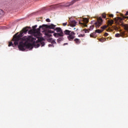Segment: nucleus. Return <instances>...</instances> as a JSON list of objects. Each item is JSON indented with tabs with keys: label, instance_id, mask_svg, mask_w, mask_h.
<instances>
[{
	"label": "nucleus",
	"instance_id": "31",
	"mask_svg": "<svg viewBox=\"0 0 128 128\" xmlns=\"http://www.w3.org/2000/svg\"><path fill=\"white\" fill-rule=\"evenodd\" d=\"M48 46H49V47H50V46H53V48H54V44H48Z\"/></svg>",
	"mask_w": 128,
	"mask_h": 128
},
{
	"label": "nucleus",
	"instance_id": "12",
	"mask_svg": "<svg viewBox=\"0 0 128 128\" xmlns=\"http://www.w3.org/2000/svg\"><path fill=\"white\" fill-rule=\"evenodd\" d=\"M104 32V30H98H98H95V32H96V34H101V32Z\"/></svg>",
	"mask_w": 128,
	"mask_h": 128
},
{
	"label": "nucleus",
	"instance_id": "16",
	"mask_svg": "<svg viewBox=\"0 0 128 128\" xmlns=\"http://www.w3.org/2000/svg\"><path fill=\"white\" fill-rule=\"evenodd\" d=\"M106 38H102L101 39H100V42H106Z\"/></svg>",
	"mask_w": 128,
	"mask_h": 128
},
{
	"label": "nucleus",
	"instance_id": "36",
	"mask_svg": "<svg viewBox=\"0 0 128 128\" xmlns=\"http://www.w3.org/2000/svg\"><path fill=\"white\" fill-rule=\"evenodd\" d=\"M66 44H68V43L64 44V46H66Z\"/></svg>",
	"mask_w": 128,
	"mask_h": 128
},
{
	"label": "nucleus",
	"instance_id": "39",
	"mask_svg": "<svg viewBox=\"0 0 128 128\" xmlns=\"http://www.w3.org/2000/svg\"><path fill=\"white\" fill-rule=\"evenodd\" d=\"M78 30V29H76V30Z\"/></svg>",
	"mask_w": 128,
	"mask_h": 128
},
{
	"label": "nucleus",
	"instance_id": "7",
	"mask_svg": "<svg viewBox=\"0 0 128 128\" xmlns=\"http://www.w3.org/2000/svg\"><path fill=\"white\" fill-rule=\"evenodd\" d=\"M83 22H80V24H81L82 26L84 28H88V25L86 24H88V19L86 18H84Z\"/></svg>",
	"mask_w": 128,
	"mask_h": 128
},
{
	"label": "nucleus",
	"instance_id": "8",
	"mask_svg": "<svg viewBox=\"0 0 128 128\" xmlns=\"http://www.w3.org/2000/svg\"><path fill=\"white\" fill-rule=\"evenodd\" d=\"M46 44L44 42H40V44H33L34 46H35L36 48H40V46H44Z\"/></svg>",
	"mask_w": 128,
	"mask_h": 128
},
{
	"label": "nucleus",
	"instance_id": "21",
	"mask_svg": "<svg viewBox=\"0 0 128 128\" xmlns=\"http://www.w3.org/2000/svg\"><path fill=\"white\" fill-rule=\"evenodd\" d=\"M115 36L116 38H120V36H122V35L120 34H115Z\"/></svg>",
	"mask_w": 128,
	"mask_h": 128
},
{
	"label": "nucleus",
	"instance_id": "11",
	"mask_svg": "<svg viewBox=\"0 0 128 128\" xmlns=\"http://www.w3.org/2000/svg\"><path fill=\"white\" fill-rule=\"evenodd\" d=\"M74 41L75 42L76 44H80V40L78 38H75Z\"/></svg>",
	"mask_w": 128,
	"mask_h": 128
},
{
	"label": "nucleus",
	"instance_id": "30",
	"mask_svg": "<svg viewBox=\"0 0 128 128\" xmlns=\"http://www.w3.org/2000/svg\"><path fill=\"white\" fill-rule=\"evenodd\" d=\"M104 36H108V32H106L104 34Z\"/></svg>",
	"mask_w": 128,
	"mask_h": 128
},
{
	"label": "nucleus",
	"instance_id": "24",
	"mask_svg": "<svg viewBox=\"0 0 128 128\" xmlns=\"http://www.w3.org/2000/svg\"><path fill=\"white\" fill-rule=\"evenodd\" d=\"M48 42H52V38H48Z\"/></svg>",
	"mask_w": 128,
	"mask_h": 128
},
{
	"label": "nucleus",
	"instance_id": "25",
	"mask_svg": "<svg viewBox=\"0 0 128 128\" xmlns=\"http://www.w3.org/2000/svg\"><path fill=\"white\" fill-rule=\"evenodd\" d=\"M83 32H84L86 33V32H90V31H89L88 30V29H84V30H83Z\"/></svg>",
	"mask_w": 128,
	"mask_h": 128
},
{
	"label": "nucleus",
	"instance_id": "22",
	"mask_svg": "<svg viewBox=\"0 0 128 128\" xmlns=\"http://www.w3.org/2000/svg\"><path fill=\"white\" fill-rule=\"evenodd\" d=\"M51 44H56V40H52V42H51Z\"/></svg>",
	"mask_w": 128,
	"mask_h": 128
},
{
	"label": "nucleus",
	"instance_id": "29",
	"mask_svg": "<svg viewBox=\"0 0 128 128\" xmlns=\"http://www.w3.org/2000/svg\"><path fill=\"white\" fill-rule=\"evenodd\" d=\"M2 10H0V18L2 16Z\"/></svg>",
	"mask_w": 128,
	"mask_h": 128
},
{
	"label": "nucleus",
	"instance_id": "27",
	"mask_svg": "<svg viewBox=\"0 0 128 128\" xmlns=\"http://www.w3.org/2000/svg\"><path fill=\"white\" fill-rule=\"evenodd\" d=\"M46 22H50V18H47L46 19Z\"/></svg>",
	"mask_w": 128,
	"mask_h": 128
},
{
	"label": "nucleus",
	"instance_id": "19",
	"mask_svg": "<svg viewBox=\"0 0 128 128\" xmlns=\"http://www.w3.org/2000/svg\"><path fill=\"white\" fill-rule=\"evenodd\" d=\"M47 32L48 34H54V31L52 30H48Z\"/></svg>",
	"mask_w": 128,
	"mask_h": 128
},
{
	"label": "nucleus",
	"instance_id": "33",
	"mask_svg": "<svg viewBox=\"0 0 128 128\" xmlns=\"http://www.w3.org/2000/svg\"><path fill=\"white\" fill-rule=\"evenodd\" d=\"M36 40V38H32V40Z\"/></svg>",
	"mask_w": 128,
	"mask_h": 128
},
{
	"label": "nucleus",
	"instance_id": "5",
	"mask_svg": "<svg viewBox=\"0 0 128 128\" xmlns=\"http://www.w3.org/2000/svg\"><path fill=\"white\" fill-rule=\"evenodd\" d=\"M102 24V18L100 17L98 19L97 22L94 23V26L96 28H100V26H101Z\"/></svg>",
	"mask_w": 128,
	"mask_h": 128
},
{
	"label": "nucleus",
	"instance_id": "6",
	"mask_svg": "<svg viewBox=\"0 0 128 128\" xmlns=\"http://www.w3.org/2000/svg\"><path fill=\"white\" fill-rule=\"evenodd\" d=\"M44 26V24L40 26H39V28L34 30V34H38V36H40V28H42V30H44V28H46V26Z\"/></svg>",
	"mask_w": 128,
	"mask_h": 128
},
{
	"label": "nucleus",
	"instance_id": "15",
	"mask_svg": "<svg viewBox=\"0 0 128 128\" xmlns=\"http://www.w3.org/2000/svg\"><path fill=\"white\" fill-rule=\"evenodd\" d=\"M108 22L109 24H110V26H112V24H114V20H109L108 21Z\"/></svg>",
	"mask_w": 128,
	"mask_h": 128
},
{
	"label": "nucleus",
	"instance_id": "23",
	"mask_svg": "<svg viewBox=\"0 0 128 128\" xmlns=\"http://www.w3.org/2000/svg\"><path fill=\"white\" fill-rule=\"evenodd\" d=\"M102 17L104 18H106V13H103L102 14Z\"/></svg>",
	"mask_w": 128,
	"mask_h": 128
},
{
	"label": "nucleus",
	"instance_id": "9",
	"mask_svg": "<svg viewBox=\"0 0 128 128\" xmlns=\"http://www.w3.org/2000/svg\"><path fill=\"white\" fill-rule=\"evenodd\" d=\"M69 24H68V26H72L73 28L76 26V22L74 20L70 21Z\"/></svg>",
	"mask_w": 128,
	"mask_h": 128
},
{
	"label": "nucleus",
	"instance_id": "1",
	"mask_svg": "<svg viewBox=\"0 0 128 128\" xmlns=\"http://www.w3.org/2000/svg\"><path fill=\"white\" fill-rule=\"evenodd\" d=\"M28 32V28L26 27L20 31L19 34L18 32L16 33L13 36L12 42H9L8 46H18L19 44L18 48L20 50L24 52L26 48L32 50V48H34L32 44L30 43L26 44V40H28V37L26 36H24V34H26ZM12 42H14V44L12 43Z\"/></svg>",
	"mask_w": 128,
	"mask_h": 128
},
{
	"label": "nucleus",
	"instance_id": "13",
	"mask_svg": "<svg viewBox=\"0 0 128 128\" xmlns=\"http://www.w3.org/2000/svg\"><path fill=\"white\" fill-rule=\"evenodd\" d=\"M45 35L48 38H50V36H52V35L50 34V33L48 32H45Z\"/></svg>",
	"mask_w": 128,
	"mask_h": 128
},
{
	"label": "nucleus",
	"instance_id": "2",
	"mask_svg": "<svg viewBox=\"0 0 128 128\" xmlns=\"http://www.w3.org/2000/svg\"><path fill=\"white\" fill-rule=\"evenodd\" d=\"M44 26H45V28L54 30V32H56L54 33L53 34L55 38H58L60 36H62V30L60 27L56 28V25L50 24V25L44 24Z\"/></svg>",
	"mask_w": 128,
	"mask_h": 128
},
{
	"label": "nucleus",
	"instance_id": "10",
	"mask_svg": "<svg viewBox=\"0 0 128 128\" xmlns=\"http://www.w3.org/2000/svg\"><path fill=\"white\" fill-rule=\"evenodd\" d=\"M58 38H58L57 40V42H58V44L60 43V42H62V40H64V37H62V36H59Z\"/></svg>",
	"mask_w": 128,
	"mask_h": 128
},
{
	"label": "nucleus",
	"instance_id": "3",
	"mask_svg": "<svg viewBox=\"0 0 128 128\" xmlns=\"http://www.w3.org/2000/svg\"><path fill=\"white\" fill-rule=\"evenodd\" d=\"M68 36V40L70 41L76 38V33L68 30H66L62 32V36Z\"/></svg>",
	"mask_w": 128,
	"mask_h": 128
},
{
	"label": "nucleus",
	"instance_id": "38",
	"mask_svg": "<svg viewBox=\"0 0 128 128\" xmlns=\"http://www.w3.org/2000/svg\"><path fill=\"white\" fill-rule=\"evenodd\" d=\"M74 30H76V28H74Z\"/></svg>",
	"mask_w": 128,
	"mask_h": 128
},
{
	"label": "nucleus",
	"instance_id": "20",
	"mask_svg": "<svg viewBox=\"0 0 128 128\" xmlns=\"http://www.w3.org/2000/svg\"><path fill=\"white\" fill-rule=\"evenodd\" d=\"M108 28V26L104 25V26H102V27H101V28L102 30H106V28Z\"/></svg>",
	"mask_w": 128,
	"mask_h": 128
},
{
	"label": "nucleus",
	"instance_id": "34",
	"mask_svg": "<svg viewBox=\"0 0 128 128\" xmlns=\"http://www.w3.org/2000/svg\"><path fill=\"white\" fill-rule=\"evenodd\" d=\"M125 16H128V12H126V14H125Z\"/></svg>",
	"mask_w": 128,
	"mask_h": 128
},
{
	"label": "nucleus",
	"instance_id": "26",
	"mask_svg": "<svg viewBox=\"0 0 128 128\" xmlns=\"http://www.w3.org/2000/svg\"><path fill=\"white\" fill-rule=\"evenodd\" d=\"M79 38H84V34H80L78 35V36Z\"/></svg>",
	"mask_w": 128,
	"mask_h": 128
},
{
	"label": "nucleus",
	"instance_id": "17",
	"mask_svg": "<svg viewBox=\"0 0 128 128\" xmlns=\"http://www.w3.org/2000/svg\"><path fill=\"white\" fill-rule=\"evenodd\" d=\"M94 28V25H92L90 26L89 30H92Z\"/></svg>",
	"mask_w": 128,
	"mask_h": 128
},
{
	"label": "nucleus",
	"instance_id": "4",
	"mask_svg": "<svg viewBox=\"0 0 128 128\" xmlns=\"http://www.w3.org/2000/svg\"><path fill=\"white\" fill-rule=\"evenodd\" d=\"M78 0H73L70 2H68L66 5H64V3L52 5L50 6V8L52 10H56V8H62V6H72L74 4H75V2H78Z\"/></svg>",
	"mask_w": 128,
	"mask_h": 128
},
{
	"label": "nucleus",
	"instance_id": "37",
	"mask_svg": "<svg viewBox=\"0 0 128 128\" xmlns=\"http://www.w3.org/2000/svg\"><path fill=\"white\" fill-rule=\"evenodd\" d=\"M126 18H128V16H127V17H126Z\"/></svg>",
	"mask_w": 128,
	"mask_h": 128
},
{
	"label": "nucleus",
	"instance_id": "28",
	"mask_svg": "<svg viewBox=\"0 0 128 128\" xmlns=\"http://www.w3.org/2000/svg\"><path fill=\"white\" fill-rule=\"evenodd\" d=\"M66 24H68V22H65V23L62 24L63 26H66Z\"/></svg>",
	"mask_w": 128,
	"mask_h": 128
},
{
	"label": "nucleus",
	"instance_id": "32",
	"mask_svg": "<svg viewBox=\"0 0 128 128\" xmlns=\"http://www.w3.org/2000/svg\"><path fill=\"white\" fill-rule=\"evenodd\" d=\"M109 16L110 18H114V14H109Z\"/></svg>",
	"mask_w": 128,
	"mask_h": 128
},
{
	"label": "nucleus",
	"instance_id": "14",
	"mask_svg": "<svg viewBox=\"0 0 128 128\" xmlns=\"http://www.w3.org/2000/svg\"><path fill=\"white\" fill-rule=\"evenodd\" d=\"M90 38H96V32L92 33L90 34Z\"/></svg>",
	"mask_w": 128,
	"mask_h": 128
},
{
	"label": "nucleus",
	"instance_id": "35",
	"mask_svg": "<svg viewBox=\"0 0 128 128\" xmlns=\"http://www.w3.org/2000/svg\"><path fill=\"white\" fill-rule=\"evenodd\" d=\"M28 32H29V33H30V32L32 33V30H30V31Z\"/></svg>",
	"mask_w": 128,
	"mask_h": 128
},
{
	"label": "nucleus",
	"instance_id": "18",
	"mask_svg": "<svg viewBox=\"0 0 128 128\" xmlns=\"http://www.w3.org/2000/svg\"><path fill=\"white\" fill-rule=\"evenodd\" d=\"M38 27L37 25H35L34 26H32V28H33V32H34V30H36V28Z\"/></svg>",
	"mask_w": 128,
	"mask_h": 128
}]
</instances>
